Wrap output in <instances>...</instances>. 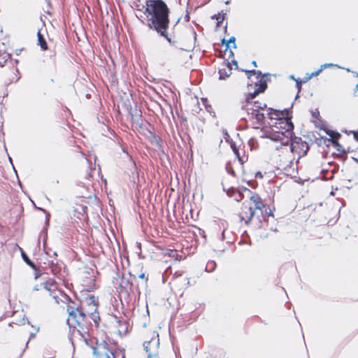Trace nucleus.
<instances>
[{"label": "nucleus", "mask_w": 358, "mask_h": 358, "mask_svg": "<svg viewBox=\"0 0 358 358\" xmlns=\"http://www.w3.org/2000/svg\"><path fill=\"white\" fill-rule=\"evenodd\" d=\"M145 6L150 28L156 31L171 43V39L167 33L169 24V8L166 3L163 0H147Z\"/></svg>", "instance_id": "f257e3e1"}, {"label": "nucleus", "mask_w": 358, "mask_h": 358, "mask_svg": "<svg viewBox=\"0 0 358 358\" xmlns=\"http://www.w3.org/2000/svg\"><path fill=\"white\" fill-rule=\"evenodd\" d=\"M294 124L289 117H284L278 120L270 130L266 131L265 136L275 142H280V145H276L275 149L280 147H285V149L293 152V144L291 143L293 136Z\"/></svg>", "instance_id": "f03ea898"}, {"label": "nucleus", "mask_w": 358, "mask_h": 358, "mask_svg": "<svg viewBox=\"0 0 358 358\" xmlns=\"http://www.w3.org/2000/svg\"><path fill=\"white\" fill-rule=\"evenodd\" d=\"M86 317V314L80 309H73L69 312L67 322L70 326H83Z\"/></svg>", "instance_id": "7ed1b4c3"}, {"label": "nucleus", "mask_w": 358, "mask_h": 358, "mask_svg": "<svg viewBox=\"0 0 358 358\" xmlns=\"http://www.w3.org/2000/svg\"><path fill=\"white\" fill-rule=\"evenodd\" d=\"M41 290L46 291L50 296H52L59 303V296L56 294L57 285L55 280L49 279L48 280L41 283Z\"/></svg>", "instance_id": "20e7f679"}, {"label": "nucleus", "mask_w": 358, "mask_h": 358, "mask_svg": "<svg viewBox=\"0 0 358 358\" xmlns=\"http://www.w3.org/2000/svg\"><path fill=\"white\" fill-rule=\"evenodd\" d=\"M249 104L245 105V108H243V109H245L247 110L248 115L251 119L256 120L257 124H262L265 119L264 114L259 111H257V109L255 108H249Z\"/></svg>", "instance_id": "39448f33"}, {"label": "nucleus", "mask_w": 358, "mask_h": 358, "mask_svg": "<svg viewBox=\"0 0 358 358\" xmlns=\"http://www.w3.org/2000/svg\"><path fill=\"white\" fill-rule=\"evenodd\" d=\"M255 215V210L251 206L243 204L242 212L240 217L241 221H245V224L249 223Z\"/></svg>", "instance_id": "423d86ee"}, {"label": "nucleus", "mask_w": 358, "mask_h": 358, "mask_svg": "<svg viewBox=\"0 0 358 358\" xmlns=\"http://www.w3.org/2000/svg\"><path fill=\"white\" fill-rule=\"evenodd\" d=\"M232 69L230 66V63H227V68H224L219 70V78L220 80H224L225 78H228L231 74Z\"/></svg>", "instance_id": "0eeeda50"}, {"label": "nucleus", "mask_w": 358, "mask_h": 358, "mask_svg": "<svg viewBox=\"0 0 358 358\" xmlns=\"http://www.w3.org/2000/svg\"><path fill=\"white\" fill-rule=\"evenodd\" d=\"M250 200L255 204V209L261 210L264 208V205L261 199V198L257 194H253L250 196Z\"/></svg>", "instance_id": "6e6552de"}, {"label": "nucleus", "mask_w": 358, "mask_h": 358, "mask_svg": "<svg viewBox=\"0 0 358 358\" xmlns=\"http://www.w3.org/2000/svg\"><path fill=\"white\" fill-rule=\"evenodd\" d=\"M326 133L329 136V140L334 145H339L338 140L341 136L340 134L329 129L326 131Z\"/></svg>", "instance_id": "1a4fd4ad"}, {"label": "nucleus", "mask_w": 358, "mask_h": 358, "mask_svg": "<svg viewBox=\"0 0 358 358\" xmlns=\"http://www.w3.org/2000/svg\"><path fill=\"white\" fill-rule=\"evenodd\" d=\"M284 112L279 110H274L268 113V117L272 120H275L278 122V120L284 118Z\"/></svg>", "instance_id": "9d476101"}, {"label": "nucleus", "mask_w": 358, "mask_h": 358, "mask_svg": "<svg viewBox=\"0 0 358 358\" xmlns=\"http://www.w3.org/2000/svg\"><path fill=\"white\" fill-rule=\"evenodd\" d=\"M37 38H38V44L40 45L41 48L43 50H47L48 49L47 43H46L43 36L41 34L40 30L38 31Z\"/></svg>", "instance_id": "9b49d317"}, {"label": "nucleus", "mask_w": 358, "mask_h": 358, "mask_svg": "<svg viewBox=\"0 0 358 358\" xmlns=\"http://www.w3.org/2000/svg\"><path fill=\"white\" fill-rule=\"evenodd\" d=\"M229 43L233 44L234 48H236V38L234 36L230 37V38L228 41L225 40L224 38L222 40V44L226 46V51H228V48H229Z\"/></svg>", "instance_id": "f8f14e48"}, {"label": "nucleus", "mask_w": 358, "mask_h": 358, "mask_svg": "<svg viewBox=\"0 0 358 358\" xmlns=\"http://www.w3.org/2000/svg\"><path fill=\"white\" fill-rule=\"evenodd\" d=\"M256 86L258 87L257 90L260 92H264L267 88V80L265 79H260L259 84L256 83Z\"/></svg>", "instance_id": "ddd939ff"}, {"label": "nucleus", "mask_w": 358, "mask_h": 358, "mask_svg": "<svg viewBox=\"0 0 358 358\" xmlns=\"http://www.w3.org/2000/svg\"><path fill=\"white\" fill-rule=\"evenodd\" d=\"M225 15H226V13H223V11H222L221 13H219L216 15H213L211 17H212V19H215L217 20V26L218 27L220 25L222 22L224 20Z\"/></svg>", "instance_id": "4468645a"}, {"label": "nucleus", "mask_w": 358, "mask_h": 358, "mask_svg": "<svg viewBox=\"0 0 358 358\" xmlns=\"http://www.w3.org/2000/svg\"><path fill=\"white\" fill-rule=\"evenodd\" d=\"M250 105L249 108H255L257 109V111H259V109H263L264 107H266V104H262L260 102L255 101L252 104L250 103H248L246 105Z\"/></svg>", "instance_id": "2eb2a0df"}, {"label": "nucleus", "mask_w": 358, "mask_h": 358, "mask_svg": "<svg viewBox=\"0 0 358 358\" xmlns=\"http://www.w3.org/2000/svg\"><path fill=\"white\" fill-rule=\"evenodd\" d=\"M21 256H22V259L24 261V262H26L27 264H28L29 266H30L31 267H32L34 268H35V265L33 263V262L28 257V256L26 255V253L22 250L21 252Z\"/></svg>", "instance_id": "dca6fc26"}, {"label": "nucleus", "mask_w": 358, "mask_h": 358, "mask_svg": "<svg viewBox=\"0 0 358 358\" xmlns=\"http://www.w3.org/2000/svg\"><path fill=\"white\" fill-rule=\"evenodd\" d=\"M56 355V351L46 349L43 352V357L44 358H53Z\"/></svg>", "instance_id": "f3484780"}, {"label": "nucleus", "mask_w": 358, "mask_h": 358, "mask_svg": "<svg viewBox=\"0 0 358 358\" xmlns=\"http://www.w3.org/2000/svg\"><path fill=\"white\" fill-rule=\"evenodd\" d=\"M216 267V263L214 261H210L207 263L206 266V271L208 272H212Z\"/></svg>", "instance_id": "a211bd4d"}, {"label": "nucleus", "mask_w": 358, "mask_h": 358, "mask_svg": "<svg viewBox=\"0 0 358 358\" xmlns=\"http://www.w3.org/2000/svg\"><path fill=\"white\" fill-rule=\"evenodd\" d=\"M259 93L260 92L257 89H255L254 92L248 94L246 98L248 103H250V101L255 98V96L258 95Z\"/></svg>", "instance_id": "6ab92c4d"}, {"label": "nucleus", "mask_w": 358, "mask_h": 358, "mask_svg": "<svg viewBox=\"0 0 358 358\" xmlns=\"http://www.w3.org/2000/svg\"><path fill=\"white\" fill-rule=\"evenodd\" d=\"M296 86L297 90H298L297 94L296 96V99H297L299 97V93L301 90V86H302V81L299 78H297V80H296Z\"/></svg>", "instance_id": "aec40b11"}, {"label": "nucleus", "mask_w": 358, "mask_h": 358, "mask_svg": "<svg viewBox=\"0 0 358 358\" xmlns=\"http://www.w3.org/2000/svg\"><path fill=\"white\" fill-rule=\"evenodd\" d=\"M245 72L247 73L249 78L252 75L258 74L257 78H259V76L262 74L260 71H256L255 70H247Z\"/></svg>", "instance_id": "412c9836"}, {"label": "nucleus", "mask_w": 358, "mask_h": 358, "mask_svg": "<svg viewBox=\"0 0 358 358\" xmlns=\"http://www.w3.org/2000/svg\"><path fill=\"white\" fill-rule=\"evenodd\" d=\"M10 58V55L3 53V57L0 59V61H1V63L4 65L6 64V62H7V60Z\"/></svg>", "instance_id": "4be33fe9"}, {"label": "nucleus", "mask_w": 358, "mask_h": 358, "mask_svg": "<svg viewBox=\"0 0 358 358\" xmlns=\"http://www.w3.org/2000/svg\"><path fill=\"white\" fill-rule=\"evenodd\" d=\"M231 147H232L233 151H234V154L236 155V157L238 159V160L241 162V163L243 164V161L242 160V159L240 157V154L238 152V149L236 147H234L233 145H231Z\"/></svg>", "instance_id": "5701e85b"}, {"label": "nucleus", "mask_w": 358, "mask_h": 358, "mask_svg": "<svg viewBox=\"0 0 358 358\" xmlns=\"http://www.w3.org/2000/svg\"><path fill=\"white\" fill-rule=\"evenodd\" d=\"M231 147H232L233 151H234V154L236 155V157L238 159V160L241 162V163L243 164V161L242 160V159L240 157V154L238 152V149L236 147H234L233 145H231Z\"/></svg>", "instance_id": "b1692460"}, {"label": "nucleus", "mask_w": 358, "mask_h": 358, "mask_svg": "<svg viewBox=\"0 0 358 358\" xmlns=\"http://www.w3.org/2000/svg\"><path fill=\"white\" fill-rule=\"evenodd\" d=\"M151 342H152V341H145L143 343V349L147 353H148V352H149V345L151 343Z\"/></svg>", "instance_id": "393cba45"}, {"label": "nucleus", "mask_w": 358, "mask_h": 358, "mask_svg": "<svg viewBox=\"0 0 358 358\" xmlns=\"http://www.w3.org/2000/svg\"><path fill=\"white\" fill-rule=\"evenodd\" d=\"M333 66H334V64H332V63H326V64H322L320 66V69L323 71L326 68H330V67H333Z\"/></svg>", "instance_id": "a878e982"}, {"label": "nucleus", "mask_w": 358, "mask_h": 358, "mask_svg": "<svg viewBox=\"0 0 358 358\" xmlns=\"http://www.w3.org/2000/svg\"><path fill=\"white\" fill-rule=\"evenodd\" d=\"M226 169L229 173H230L232 176H235V172L233 170V169L231 167L229 164H227L226 166Z\"/></svg>", "instance_id": "bb28decb"}, {"label": "nucleus", "mask_w": 358, "mask_h": 358, "mask_svg": "<svg viewBox=\"0 0 358 358\" xmlns=\"http://www.w3.org/2000/svg\"><path fill=\"white\" fill-rule=\"evenodd\" d=\"M15 72L16 73H14V77L12 80H10V83L13 82V80H15V81L16 82L20 79V77L18 76L19 71L17 69H15Z\"/></svg>", "instance_id": "cd10ccee"}, {"label": "nucleus", "mask_w": 358, "mask_h": 358, "mask_svg": "<svg viewBox=\"0 0 358 358\" xmlns=\"http://www.w3.org/2000/svg\"><path fill=\"white\" fill-rule=\"evenodd\" d=\"M322 71V70L320 68L318 70L310 73V76H312V77L317 76Z\"/></svg>", "instance_id": "c85d7f7f"}, {"label": "nucleus", "mask_w": 358, "mask_h": 358, "mask_svg": "<svg viewBox=\"0 0 358 358\" xmlns=\"http://www.w3.org/2000/svg\"><path fill=\"white\" fill-rule=\"evenodd\" d=\"M103 358H115V357L113 352H110V355L106 352L103 355Z\"/></svg>", "instance_id": "c756f323"}, {"label": "nucleus", "mask_w": 358, "mask_h": 358, "mask_svg": "<svg viewBox=\"0 0 358 358\" xmlns=\"http://www.w3.org/2000/svg\"><path fill=\"white\" fill-rule=\"evenodd\" d=\"M313 77L310 76V73H307L306 74V77H305V80H304V82H307L308 80H309L310 78H312Z\"/></svg>", "instance_id": "7c9ffc66"}, {"label": "nucleus", "mask_w": 358, "mask_h": 358, "mask_svg": "<svg viewBox=\"0 0 358 358\" xmlns=\"http://www.w3.org/2000/svg\"><path fill=\"white\" fill-rule=\"evenodd\" d=\"M225 52L229 54V57H234V52H233V51L231 49H229V48H228V51L225 50Z\"/></svg>", "instance_id": "2f4dec72"}, {"label": "nucleus", "mask_w": 358, "mask_h": 358, "mask_svg": "<svg viewBox=\"0 0 358 358\" xmlns=\"http://www.w3.org/2000/svg\"><path fill=\"white\" fill-rule=\"evenodd\" d=\"M86 301H91L94 303L95 301V297L94 296H91L86 300Z\"/></svg>", "instance_id": "473e14b6"}, {"label": "nucleus", "mask_w": 358, "mask_h": 358, "mask_svg": "<svg viewBox=\"0 0 358 358\" xmlns=\"http://www.w3.org/2000/svg\"><path fill=\"white\" fill-rule=\"evenodd\" d=\"M33 289L34 291H39V290H41V284L40 285H37L36 286L34 287Z\"/></svg>", "instance_id": "72a5a7b5"}, {"label": "nucleus", "mask_w": 358, "mask_h": 358, "mask_svg": "<svg viewBox=\"0 0 358 358\" xmlns=\"http://www.w3.org/2000/svg\"><path fill=\"white\" fill-rule=\"evenodd\" d=\"M148 358H157L156 354L148 353Z\"/></svg>", "instance_id": "f704fd0d"}, {"label": "nucleus", "mask_w": 358, "mask_h": 358, "mask_svg": "<svg viewBox=\"0 0 358 358\" xmlns=\"http://www.w3.org/2000/svg\"><path fill=\"white\" fill-rule=\"evenodd\" d=\"M157 337H159V336L157 335ZM152 341L155 342L157 346H158L159 345V338H157V339H152Z\"/></svg>", "instance_id": "c9c22d12"}, {"label": "nucleus", "mask_w": 358, "mask_h": 358, "mask_svg": "<svg viewBox=\"0 0 358 358\" xmlns=\"http://www.w3.org/2000/svg\"><path fill=\"white\" fill-rule=\"evenodd\" d=\"M232 64L236 66V68H238V62L236 60H232L231 61Z\"/></svg>", "instance_id": "e433bc0d"}, {"label": "nucleus", "mask_w": 358, "mask_h": 358, "mask_svg": "<svg viewBox=\"0 0 358 358\" xmlns=\"http://www.w3.org/2000/svg\"><path fill=\"white\" fill-rule=\"evenodd\" d=\"M27 323L28 324H30L29 321L27 318H23V324Z\"/></svg>", "instance_id": "4c0bfd02"}, {"label": "nucleus", "mask_w": 358, "mask_h": 358, "mask_svg": "<svg viewBox=\"0 0 358 358\" xmlns=\"http://www.w3.org/2000/svg\"><path fill=\"white\" fill-rule=\"evenodd\" d=\"M354 138L358 141V133L354 132Z\"/></svg>", "instance_id": "58836bf2"}, {"label": "nucleus", "mask_w": 358, "mask_h": 358, "mask_svg": "<svg viewBox=\"0 0 358 358\" xmlns=\"http://www.w3.org/2000/svg\"><path fill=\"white\" fill-rule=\"evenodd\" d=\"M256 177H257H257L262 178V177H263V176H262V174L260 172H257V173H256Z\"/></svg>", "instance_id": "ea45409f"}, {"label": "nucleus", "mask_w": 358, "mask_h": 358, "mask_svg": "<svg viewBox=\"0 0 358 358\" xmlns=\"http://www.w3.org/2000/svg\"><path fill=\"white\" fill-rule=\"evenodd\" d=\"M289 78V79L294 80L295 81H296V80H297L296 78H295L294 75H290Z\"/></svg>", "instance_id": "a19ab883"}, {"label": "nucleus", "mask_w": 358, "mask_h": 358, "mask_svg": "<svg viewBox=\"0 0 358 358\" xmlns=\"http://www.w3.org/2000/svg\"><path fill=\"white\" fill-rule=\"evenodd\" d=\"M35 336V334L34 333H31L30 334V337H29V340L32 338H34Z\"/></svg>", "instance_id": "79ce46f5"}, {"label": "nucleus", "mask_w": 358, "mask_h": 358, "mask_svg": "<svg viewBox=\"0 0 358 358\" xmlns=\"http://www.w3.org/2000/svg\"><path fill=\"white\" fill-rule=\"evenodd\" d=\"M185 20H186V21H189V15H188V14H187V15H185Z\"/></svg>", "instance_id": "37998d69"}, {"label": "nucleus", "mask_w": 358, "mask_h": 358, "mask_svg": "<svg viewBox=\"0 0 358 358\" xmlns=\"http://www.w3.org/2000/svg\"><path fill=\"white\" fill-rule=\"evenodd\" d=\"M356 76L358 77V73H356ZM355 90H358V83L356 85Z\"/></svg>", "instance_id": "c03bdc74"}, {"label": "nucleus", "mask_w": 358, "mask_h": 358, "mask_svg": "<svg viewBox=\"0 0 358 358\" xmlns=\"http://www.w3.org/2000/svg\"><path fill=\"white\" fill-rule=\"evenodd\" d=\"M139 278H145V274L144 273H141V275H139Z\"/></svg>", "instance_id": "a18cd8bd"}, {"label": "nucleus", "mask_w": 358, "mask_h": 358, "mask_svg": "<svg viewBox=\"0 0 358 358\" xmlns=\"http://www.w3.org/2000/svg\"><path fill=\"white\" fill-rule=\"evenodd\" d=\"M252 65H253L254 66H257V62H256V61H253V62H252Z\"/></svg>", "instance_id": "49530a36"}, {"label": "nucleus", "mask_w": 358, "mask_h": 358, "mask_svg": "<svg viewBox=\"0 0 358 358\" xmlns=\"http://www.w3.org/2000/svg\"><path fill=\"white\" fill-rule=\"evenodd\" d=\"M230 1H231V0H227V1H225V3H226V4H229V3H230Z\"/></svg>", "instance_id": "de8ad7c7"}, {"label": "nucleus", "mask_w": 358, "mask_h": 358, "mask_svg": "<svg viewBox=\"0 0 358 358\" xmlns=\"http://www.w3.org/2000/svg\"><path fill=\"white\" fill-rule=\"evenodd\" d=\"M18 63V61L17 60H15L14 62H13V64H17Z\"/></svg>", "instance_id": "09e8293b"}, {"label": "nucleus", "mask_w": 358, "mask_h": 358, "mask_svg": "<svg viewBox=\"0 0 358 358\" xmlns=\"http://www.w3.org/2000/svg\"><path fill=\"white\" fill-rule=\"evenodd\" d=\"M227 194H228V195H230V194H231V193H230V189H228V190L227 191Z\"/></svg>", "instance_id": "8fccbe9b"}, {"label": "nucleus", "mask_w": 358, "mask_h": 358, "mask_svg": "<svg viewBox=\"0 0 358 358\" xmlns=\"http://www.w3.org/2000/svg\"><path fill=\"white\" fill-rule=\"evenodd\" d=\"M94 355H96V349H95V348L94 349Z\"/></svg>", "instance_id": "3c124183"}, {"label": "nucleus", "mask_w": 358, "mask_h": 358, "mask_svg": "<svg viewBox=\"0 0 358 358\" xmlns=\"http://www.w3.org/2000/svg\"><path fill=\"white\" fill-rule=\"evenodd\" d=\"M0 66H3V64L1 63V61H0Z\"/></svg>", "instance_id": "603ef678"}, {"label": "nucleus", "mask_w": 358, "mask_h": 358, "mask_svg": "<svg viewBox=\"0 0 358 358\" xmlns=\"http://www.w3.org/2000/svg\"><path fill=\"white\" fill-rule=\"evenodd\" d=\"M29 340L27 341V343H26V346H27V345H28V343H29Z\"/></svg>", "instance_id": "864d4df0"}, {"label": "nucleus", "mask_w": 358, "mask_h": 358, "mask_svg": "<svg viewBox=\"0 0 358 358\" xmlns=\"http://www.w3.org/2000/svg\"><path fill=\"white\" fill-rule=\"evenodd\" d=\"M179 21H180V18L178 19L176 24L178 23Z\"/></svg>", "instance_id": "5fc2aeb1"}, {"label": "nucleus", "mask_w": 358, "mask_h": 358, "mask_svg": "<svg viewBox=\"0 0 358 358\" xmlns=\"http://www.w3.org/2000/svg\"><path fill=\"white\" fill-rule=\"evenodd\" d=\"M9 161L12 163V159L10 157H9Z\"/></svg>", "instance_id": "6e6d98bb"}, {"label": "nucleus", "mask_w": 358, "mask_h": 358, "mask_svg": "<svg viewBox=\"0 0 358 358\" xmlns=\"http://www.w3.org/2000/svg\"><path fill=\"white\" fill-rule=\"evenodd\" d=\"M224 231L222 233V238H224Z\"/></svg>", "instance_id": "4d7b16f0"}, {"label": "nucleus", "mask_w": 358, "mask_h": 358, "mask_svg": "<svg viewBox=\"0 0 358 358\" xmlns=\"http://www.w3.org/2000/svg\"><path fill=\"white\" fill-rule=\"evenodd\" d=\"M346 71L348 72L350 71V70L349 69H346Z\"/></svg>", "instance_id": "13d9d810"}, {"label": "nucleus", "mask_w": 358, "mask_h": 358, "mask_svg": "<svg viewBox=\"0 0 358 358\" xmlns=\"http://www.w3.org/2000/svg\"><path fill=\"white\" fill-rule=\"evenodd\" d=\"M122 358H125L124 356Z\"/></svg>", "instance_id": "bf43d9fd"}]
</instances>
